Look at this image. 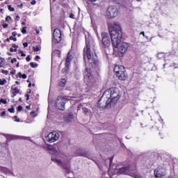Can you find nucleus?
I'll return each instance as SVG.
<instances>
[{
	"instance_id": "1",
	"label": "nucleus",
	"mask_w": 178,
	"mask_h": 178,
	"mask_svg": "<svg viewBox=\"0 0 178 178\" xmlns=\"http://www.w3.org/2000/svg\"><path fill=\"white\" fill-rule=\"evenodd\" d=\"M109 33L111 38L112 45L114 48H118L120 54H126L129 49V43L122 42L120 47L119 44L122 42V27L119 23H115L109 28Z\"/></svg>"
},
{
	"instance_id": "2",
	"label": "nucleus",
	"mask_w": 178,
	"mask_h": 178,
	"mask_svg": "<svg viewBox=\"0 0 178 178\" xmlns=\"http://www.w3.org/2000/svg\"><path fill=\"white\" fill-rule=\"evenodd\" d=\"M47 148L50 151V154L53 155L51 156V161L53 162L57 163L58 166H63V168H66L69 165L67 157L62 154L58 145H55L54 146L49 145L47 146Z\"/></svg>"
},
{
	"instance_id": "3",
	"label": "nucleus",
	"mask_w": 178,
	"mask_h": 178,
	"mask_svg": "<svg viewBox=\"0 0 178 178\" xmlns=\"http://www.w3.org/2000/svg\"><path fill=\"white\" fill-rule=\"evenodd\" d=\"M83 60L87 62L88 66L91 67H97L98 66V60H97V54L95 51H91V46L90 42L86 40V47L83 49ZM88 60V61H87Z\"/></svg>"
},
{
	"instance_id": "4",
	"label": "nucleus",
	"mask_w": 178,
	"mask_h": 178,
	"mask_svg": "<svg viewBox=\"0 0 178 178\" xmlns=\"http://www.w3.org/2000/svg\"><path fill=\"white\" fill-rule=\"evenodd\" d=\"M104 92L108 99L111 100V103H113V105H115L120 99V90L118 88L107 89Z\"/></svg>"
},
{
	"instance_id": "5",
	"label": "nucleus",
	"mask_w": 178,
	"mask_h": 178,
	"mask_svg": "<svg viewBox=\"0 0 178 178\" xmlns=\"http://www.w3.org/2000/svg\"><path fill=\"white\" fill-rule=\"evenodd\" d=\"M113 103L107 97L106 95L103 93L102 97L97 102V106L101 109H106V108H111Z\"/></svg>"
},
{
	"instance_id": "6",
	"label": "nucleus",
	"mask_w": 178,
	"mask_h": 178,
	"mask_svg": "<svg viewBox=\"0 0 178 178\" xmlns=\"http://www.w3.org/2000/svg\"><path fill=\"white\" fill-rule=\"evenodd\" d=\"M114 72L119 80H126L127 79V74H126V70L122 65H115L114 67Z\"/></svg>"
},
{
	"instance_id": "7",
	"label": "nucleus",
	"mask_w": 178,
	"mask_h": 178,
	"mask_svg": "<svg viewBox=\"0 0 178 178\" xmlns=\"http://www.w3.org/2000/svg\"><path fill=\"white\" fill-rule=\"evenodd\" d=\"M59 137H60V134L56 131H53L45 137L44 140L47 143H55L59 140Z\"/></svg>"
},
{
	"instance_id": "8",
	"label": "nucleus",
	"mask_w": 178,
	"mask_h": 178,
	"mask_svg": "<svg viewBox=\"0 0 178 178\" xmlns=\"http://www.w3.org/2000/svg\"><path fill=\"white\" fill-rule=\"evenodd\" d=\"M62 41V32L58 28L55 29L53 32V44H59Z\"/></svg>"
},
{
	"instance_id": "9",
	"label": "nucleus",
	"mask_w": 178,
	"mask_h": 178,
	"mask_svg": "<svg viewBox=\"0 0 178 178\" xmlns=\"http://www.w3.org/2000/svg\"><path fill=\"white\" fill-rule=\"evenodd\" d=\"M166 176V167L159 166L154 170L155 178H165Z\"/></svg>"
},
{
	"instance_id": "10",
	"label": "nucleus",
	"mask_w": 178,
	"mask_h": 178,
	"mask_svg": "<svg viewBox=\"0 0 178 178\" xmlns=\"http://www.w3.org/2000/svg\"><path fill=\"white\" fill-rule=\"evenodd\" d=\"M67 99L66 98L58 96L56 101V106L59 111H65V105Z\"/></svg>"
},
{
	"instance_id": "11",
	"label": "nucleus",
	"mask_w": 178,
	"mask_h": 178,
	"mask_svg": "<svg viewBox=\"0 0 178 178\" xmlns=\"http://www.w3.org/2000/svg\"><path fill=\"white\" fill-rule=\"evenodd\" d=\"M119 13V11L118 10V7L115 6H110L107 9V16L108 17L112 18V17H116Z\"/></svg>"
},
{
	"instance_id": "12",
	"label": "nucleus",
	"mask_w": 178,
	"mask_h": 178,
	"mask_svg": "<svg viewBox=\"0 0 178 178\" xmlns=\"http://www.w3.org/2000/svg\"><path fill=\"white\" fill-rule=\"evenodd\" d=\"M102 43L104 48H108L111 45V38L106 33H102Z\"/></svg>"
},
{
	"instance_id": "13",
	"label": "nucleus",
	"mask_w": 178,
	"mask_h": 178,
	"mask_svg": "<svg viewBox=\"0 0 178 178\" xmlns=\"http://www.w3.org/2000/svg\"><path fill=\"white\" fill-rule=\"evenodd\" d=\"M72 59H73V52L70 51L68 52L66 60H65V67H69V66L70 65V62Z\"/></svg>"
},
{
	"instance_id": "14",
	"label": "nucleus",
	"mask_w": 178,
	"mask_h": 178,
	"mask_svg": "<svg viewBox=\"0 0 178 178\" xmlns=\"http://www.w3.org/2000/svg\"><path fill=\"white\" fill-rule=\"evenodd\" d=\"M75 154H76L78 156H87V153L84 149H78Z\"/></svg>"
},
{
	"instance_id": "15",
	"label": "nucleus",
	"mask_w": 178,
	"mask_h": 178,
	"mask_svg": "<svg viewBox=\"0 0 178 178\" xmlns=\"http://www.w3.org/2000/svg\"><path fill=\"white\" fill-rule=\"evenodd\" d=\"M54 58H60V50H53L51 54V59H54Z\"/></svg>"
},
{
	"instance_id": "16",
	"label": "nucleus",
	"mask_w": 178,
	"mask_h": 178,
	"mask_svg": "<svg viewBox=\"0 0 178 178\" xmlns=\"http://www.w3.org/2000/svg\"><path fill=\"white\" fill-rule=\"evenodd\" d=\"M0 172L1 173H5L7 175V173H10V170L8 169L6 167L0 166Z\"/></svg>"
},
{
	"instance_id": "17",
	"label": "nucleus",
	"mask_w": 178,
	"mask_h": 178,
	"mask_svg": "<svg viewBox=\"0 0 178 178\" xmlns=\"http://www.w3.org/2000/svg\"><path fill=\"white\" fill-rule=\"evenodd\" d=\"M85 76H86V77H88V79H90V77H91V76H92L91 69H90V68L86 69Z\"/></svg>"
},
{
	"instance_id": "18",
	"label": "nucleus",
	"mask_w": 178,
	"mask_h": 178,
	"mask_svg": "<svg viewBox=\"0 0 178 178\" xmlns=\"http://www.w3.org/2000/svg\"><path fill=\"white\" fill-rule=\"evenodd\" d=\"M66 79H62L59 82H58V86L59 87H65L66 86Z\"/></svg>"
},
{
	"instance_id": "19",
	"label": "nucleus",
	"mask_w": 178,
	"mask_h": 178,
	"mask_svg": "<svg viewBox=\"0 0 178 178\" xmlns=\"http://www.w3.org/2000/svg\"><path fill=\"white\" fill-rule=\"evenodd\" d=\"M17 48H19V46L18 45H16L15 44H12V47L10 48V51L11 52H17Z\"/></svg>"
},
{
	"instance_id": "20",
	"label": "nucleus",
	"mask_w": 178,
	"mask_h": 178,
	"mask_svg": "<svg viewBox=\"0 0 178 178\" xmlns=\"http://www.w3.org/2000/svg\"><path fill=\"white\" fill-rule=\"evenodd\" d=\"M65 122H67L69 123L70 122H72L73 120V115L70 114L67 117L65 118Z\"/></svg>"
},
{
	"instance_id": "21",
	"label": "nucleus",
	"mask_w": 178,
	"mask_h": 178,
	"mask_svg": "<svg viewBox=\"0 0 178 178\" xmlns=\"http://www.w3.org/2000/svg\"><path fill=\"white\" fill-rule=\"evenodd\" d=\"M82 111L83 113H84L85 115H90V113H91V111H90V109L87 108H82Z\"/></svg>"
},
{
	"instance_id": "22",
	"label": "nucleus",
	"mask_w": 178,
	"mask_h": 178,
	"mask_svg": "<svg viewBox=\"0 0 178 178\" xmlns=\"http://www.w3.org/2000/svg\"><path fill=\"white\" fill-rule=\"evenodd\" d=\"M33 49L34 52H38V51L41 50V46L40 45L33 46Z\"/></svg>"
},
{
	"instance_id": "23",
	"label": "nucleus",
	"mask_w": 178,
	"mask_h": 178,
	"mask_svg": "<svg viewBox=\"0 0 178 178\" xmlns=\"http://www.w3.org/2000/svg\"><path fill=\"white\" fill-rule=\"evenodd\" d=\"M11 89L13 90V94H19V92H20V90H19L17 87L13 88V86H12Z\"/></svg>"
},
{
	"instance_id": "24",
	"label": "nucleus",
	"mask_w": 178,
	"mask_h": 178,
	"mask_svg": "<svg viewBox=\"0 0 178 178\" xmlns=\"http://www.w3.org/2000/svg\"><path fill=\"white\" fill-rule=\"evenodd\" d=\"M6 137L7 138V140H15V136L13 135H10V134H6Z\"/></svg>"
},
{
	"instance_id": "25",
	"label": "nucleus",
	"mask_w": 178,
	"mask_h": 178,
	"mask_svg": "<svg viewBox=\"0 0 178 178\" xmlns=\"http://www.w3.org/2000/svg\"><path fill=\"white\" fill-rule=\"evenodd\" d=\"M6 83H7L6 79H0V86H5Z\"/></svg>"
},
{
	"instance_id": "26",
	"label": "nucleus",
	"mask_w": 178,
	"mask_h": 178,
	"mask_svg": "<svg viewBox=\"0 0 178 178\" xmlns=\"http://www.w3.org/2000/svg\"><path fill=\"white\" fill-rule=\"evenodd\" d=\"M30 66L31 67H33V68H35V67H38V64H37L36 63H30Z\"/></svg>"
},
{
	"instance_id": "27",
	"label": "nucleus",
	"mask_w": 178,
	"mask_h": 178,
	"mask_svg": "<svg viewBox=\"0 0 178 178\" xmlns=\"http://www.w3.org/2000/svg\"><path fill=\"white\" fill-rule=\"evenodd\" d=\"M8 8L10 12H15V8L12 7L10 5L8 6Z\"/></svg>"
},
{
	"instance_id": "28",
	"label": "nucleus",
	"mask_w": 178,
	"mask_h": 178,
	"mask_svg": "<svg viewBox=\"0 0 178 178\" xmlns=\"http://www.w3.org/2000/svg\"><path fill=\"white\" fill-rule=\"evenodd\" d=\"M0 104H3L4 105H6V104H8V102H6V99H1Z\"/></svg>"
},
{
	"instance_id": "29",
	"label": "nucleus",
	"mask_w": 178,
	"mask_h": 178,
	"mask_svg": "<svg viewBox=\"0 0 178 178\" xmlns=\"http://www.w3.org/2000/svg\"><path fill=\"white\" fill-rule=\"evenodd\" d=\"M8 111H10V113H15V106H12L10 108H8Z\"/></svg>"
},
{
	"instance_id": "30",
	"label": "nucleus",
	"mask_w": 178,
	"mask_h": 178,
	"mask_svg": "<svg viewBox=\"0 0 178 178\" xmlns=\"http://www.w3.org/2000/svg\"><path fill=\"white\" fill-rule=\"evenodd\" d=\"M26 29H27V28H26V26H24V27L22 28V34H26V33H27Z\"/></svg>"
},
{
	"instance_id": "31",
	"label": "nucleus",
	"mask_w": 178,
	"mask_h": 178,
	"mask_svg": "<svg viewBox=\"0 0 178 178\" xmlns=\"http://www.w3.org/2000/svg\"><path fill=\"white\" fill-rule=\"evenodd\" d=\"M9 40L15 41V42H16V41H17V39L16 38H14L13 36H10Z\"/></svg>"
},
{
	"instance_id": "32",
	"label": "nucleus",
	"mask_w": 178,
	"mask_h": 178,
	"mask_svg": "<svg viewBox=\"0 0 178 178\" xmlns=\"http://www.w3.org/2000/svg\"><path fill=\"white\" fill-rule=\"evenodd\" d=\"M1 73H3V74H8V73H9V71H8V70H1Z\"/></svg>"
},
{
	"instance_id": "33",
	"label": "nucleus",
	"mask_w": 178,
	"mask_h": 178,
	"mask_svg": "<svg viewBox=\"0 0 178 178\" xmlns=\"http://www.w3.org/2000/svg\"><path fill=\"white\" fill-rule=\"evenodd\" d=\"M23 110V106H18V107H17V111L18 112H20L21 111H22Z\"/></svg>"
},
{
	"instance_id": "34",
	"label": "nucleus",
	"mask_w": 178,
	"mask_h": 178,
	"mask_svg": "<svg viewBox=\"0 0 178 178\" xmlns=\"http://www.w3.org/2000/svg\"><path fill=\"white\" fill-rule=\"evenodd\" d=\"M26 62H30V60H31V56H30V55L26 57Z\"/></svg>"
},
{
	"instance_id": "35",
	"label": "nucleus",
	"mask_w": 178,
	"mask_h": 178,
	"mask_svg": "<svg viewBox=\"0 0 178 178\" xmlns=\"http://www.w3.org/2000/svg\"><path fill=\"white\" fill-rule=\"evenodd\" d=\"M10 19H12V17H10V16H7L6 17V22H9L10 20Z\"/></svg>"
},
{
	"instance_id": "36",
	"label": "nucleus",
	"mask_w": 178,
	"mask_h": 178,
	"mask_svg": "<svg viewBox=\"0 0 178 178\" xmlns=\"http://www.w3.org/2000/svg\"><path fill=\"white\" fill-rule=\"evenodd\" d=\"M15 62H17V59H16L15 58L11 60V63H15Z\"/></svg>"
},
{
	"instance_id": "37",
	"label": "nucleus",
	"mask_w": 178,
	"mask_h": 178,
	"mask_svg": "<svg viewBox=\"0 0 178 178\" xmlns=\"http://www.w3.org/2000/svg\"><path fill=\"white\" fill-rule=\"evenodd\" d=\"M23 46L24 48H27V47H29V43L24 42V43H23Z\"/></svg>"
},
{
	"instance_id": "38",
	"label": "nucleus",
	"mask_w": 178,
	"mask_h": 178,
	"mask_svg": "<svg viewBox=\"0 0 178 178\" xmlns=\"http://www.w3.org/2000/svg\"><path fill=\"white\" fill-rule=\"evenodd\" d=\"M12 35H13V37H16V35H17V32H16V31L13 32Z\"/></svg>"
},
{
	"instance_id": "39",
	"label": "nucleus",
	"mask_w": 178,
	"mask_h": 178,
	"mask_svg": "<svg viewBox=\"0 0 178 178\" xmlns=\"http://www.w3.org/2000/svg\"><path fill=\"white\" fill-rule=\"evenodd\" d=\"M25 97L26 98V101H29V99H30V95H25Z\"/></svg>"
},
{
	"instance_id": "40",
	"label": "nucleus",
	"mask_w": 178,
	"mask_h": 178,
	"mask_svg": "<svg viewBox=\"0 0 178 178\" xmlns=\"http://www.w3.org/2000/svg\"><path fill=\"white\" fill-rule=\"evenodd\" d=\"M35 3H37V1H35V0H33V1L31 2V5H35Z\"/></svg>"
},
{
	"instance_id": "41",
	"label": "nucleus",
	"mask_w": 178,
	"mask_h": 178,
	"mask_svg": "<svg viewBox=\"0 0 178 178\" xmlns=\"http://www.w3.org/2000/svg\"><path fill=\"white\" fill-rule=\"evenodd\" d=\"M14 118L15 119V122H20V119L17 118V116H15Z\"/></svg>"
},
{
	"instance_id": "42",
	"label": "nucleus",
	"mask_w": 178,
	"mask_h": 178,
	"mask_svg": "<svg viewBox=\"0 0 178 178\" xmlns=\"http://www.w3.org/2000/svg\"><path fill=\"white\" fill-rule=\"evenodd\" d=\"M70 19H74V14L73 13L70 14Z\"/></svg>"
},
{
	"instance_id": "43",
	"label": "nucleus",
	"mask_w": 178,
	"mask_h": 178,
	"mask_svg": "<svg viewBox=\"0 0 178 178\" xmlns=\"http://www.w3.org/2000/svg\"><path fill=\"white\" fill-rule=\"evenodd\" d=\"M22 72H19L17 77H19V79H22Z\"/></svg>"
},
{
	"instance_id": "44",
	"label": "nucleus",
	"mask_w": 178,
	"mask_h": 178,
	"mask_svg": "<svg viewBox=\"0 0 178 178\" xmlns=\"http://www.w3.org/2000/svg\"><path fill=\"white\" fill-rule=\"evenodd\" d=\"M22 79H27V75L26 74H23L22 76Z\"/></svg>"
},
{
	"instance_id": "45",
	"label": "nucleus",
	"mask_w": 178,
	"mask_h": 178,
	"mask_svg": "<svg viewBox=\"0 0 178 178\" xmlns=\"http://www.w3.org/2000/svg\"><path fill=\"white\" fill-rule=\"evenodd\" d=\"M8 26H9V24H3V29H6V28L8 27Z\"/></svg>"
},
{
	"instance_id": "46",
	"label": "nucleus",
	"mask_w": 178,
	"mask_h": 178,
	"mask_svg": "<svg viewBox=\"0 0 178 178\" xmlns=\"http://www.w3.org/2000/svg\"><path fill=\"white\" fill-rule=\"evenodd\" d=\"M10 74H16V70L11 71Z\"/></svg>"
},
{
	"instance_id": "47",
	"label": "nucleus",
	"mask_w": 178,
	"mask_h": 178,
	"mask_svg": "<svg viewBox=\"0 0 178 178\" xmlns=\"http://www.w3.org/2000/svg\"><path fill=\"white\" fill-rule=\"evenodd\" d=\"M6 115V111H3L1 114V116H5Z\"/></svg>"
},
{
	"instance_id": "48",
	"label": "nucleus",
	"mask_w": 178,
	"mask_h": 178,
	"mask_svg": "<svg viewBox=\"0 0 178 178\" xmlns=\"http://www.w3.org/2000/svg\"><path fill=\"white\" fill-rule=\"evenodd\" d=\"M2 63H3V60L0 62V67H3V65Z\"/></svg>"
},
{
	"instance_id": "49",
	"label": "nucleus",
	"mask_w": 178,
	"mask_h": 178,
	"mask_svg": "<svg viewBox=\"0 0 178 178\" xmlns=\"http://www.w3.org/2000/svg\"><path fill=\"white\" fill-rule=\"evenodd\" d=\"M38 59H40V56H36L35 57V60H38Z\"/></svg>"
},
{
	"instance_id": "50",
	"label": "nucleus",
	"mask_w": 178,
	"mask_h": 178,
	"mask_svg": "<svg viewBox=\"0 0 178 178\" xmlns=\"http://www.w3.org/2000/svg\"><path fill=\"white\" fill-rule=\"evenodd\" d=\"M142 35H143V37H145V33L144 32H140V33Z\"/></svg>"
},
{
	"instance_id": "51",
	"label": "nucleus",
	"mask_w": 178,
	"mask_h": 178,
	"mask_svg": "<svg viewBox=\"0 0 178 178\" xmlns=\"http://www.w3.org/2000/svg\"><path fill=\"white\" fill-rule=\"evenodd\" d=\"M20 19V17L19 15L16 16V20H19Z\"/></svg>"
},
{
	"instance_id": "52",
	"label": "nucleus",
	"mask_w": 178,
	"mask_h": 178,
	"mask_svg": "<svg viewBox=\"0 0 178 178\" xmlns=\"http://www.w3.org/2000/svg\"><path fill=\"white\" fill-rule=\"evenodd\" d=\"M18 7L19 8H23V3H21V4L18 5Z\"/></svg>"
},
{
	"instance_id": "53",
	"label": "nucleus",
	"mask_w": 178,
	"mask_h": 178,
	"mask_svg": "<svg viewBox=\"0 0 178 178\" xmlns=\"http://www.w3.org/2000/svg\"><path fill=\"white\" fill-rule=\"evenodd\" d=\"M109 162H110V166L112 165V159H109Z\"/></svg>"
},
{
	"instance_id": "54",
	"label": "nucleus",
	"mask_w": 178,
	"mask_h": 178,
	"mask_svg": "<svg viewBox=\"0 0 178 178\" xmlns=\"http://www.w3.org/2000/svg\"><path fill=\"white\" fill-rule=\"evenodd\" d=\"M21 56H26V54H24L23 52L21 53Z\"/></svg>"
},
{
	"instance_id": "55",
	"label": "nucleus",
	"mask_w": 178,
	"mask_h": 178,
	"mask_svg": "<svg viewBox=\"0 0 178 178\" xmlns=\"http://www.w3.org/2000/svg\"><path fill=\"white\" fill-rule=\"evenodd\" d=\"M26 109L31 110V108H30V106H26Z\"/></svg>"
},
{
	"instance_id": "56",
	"label": "nucleus",
	"mask_w": 178,
	"mask_h": 178,
	"mask_svg": "<svg viewBox=\"0 0 178 178\" xmlns=\"http://www.w3.org/2000/svg\"><path fill=\"white\" fill-rule=\"evenodd\" d=\"M15 83H17L18 86H20V82H19V81H15Z\"/></svg>"
},
{
	"instance_id": "57",
	"label": "nucleus",
	"mask_w": 178,
	"mask_h": 178,
	"mask_svg": "<svg viewBox=\"0 0 178 178\" xmlns=\"http://www.w3.org/2000/svg\"><path fill=\"white\" fill-rule=\"evenodd\" d=\"M6 41H7V42H10V39L7 38V39H6Z\"/></svg>"
},
{
	"instance_id": "58",
	"label": "nucleus",
	"mask_w": 178,
	"mask_h": 178,
	"mask_svg": "<svg viewBox=\"0 0 178 178\" xmlns=\"http://www.w3.org/2000/svg\"><path fill=\"white\" fill-rule=\"evenodd\" d=\"M13 95H12V98H14V97H16V93H13Z\"/></svg>"
},
{
	"instance_id": "59",
	"label": "nucleus",
	"mask_w": 178,
	"mask_h": 178,
	"mask_svg": "<svg viewBox=\"0 0 178 178\" xmlns=\"http://www.w3.org/2000/svg\"><path fill=\"white\" fill-rule=\"evenodd\" d=\"M36 34H40V31L39 30H36Z\"/></svg>"
},
{
	"instance_id": "60",
	"label": "nucleus",
	"mask_w": 178,
	"mask_h": 178,
	"mask_svg": "<svg viewBox=\"0 0 178 178\" xmlns=\"http://www.w3.org/2000/svg\"><path fill=\"white\" fill-rule=\"evenodd\" d=\"M22 53H23V51H22V50H19V54H22Z\"/></svg>"
},
{
	"instance_id": "61",
	"label": "nucleus",
	"mask_w": 178,
	"mask_h": 178,
	"mask_svg": "<svg viewBox=\"0 0 178 178\" xmlns=\"http://www.w3.org/2000/svg\"><path fill=\"white\" fill-rule=\"evenodd\" d=\"M31 115L33 116V115H34V111L31 112Z\"/></svg>"
},
{
	"instance_id": "62",
	"label": "nucleus",
	"mask_w": 178,
	"mask_h": 178,
	"mask_svg": "<svg viewBox=\"0 0 178 178\" xmlns=\"http://www.w3.org/2000/svg\"><path fill=\"white\" fill-rule=\"evenodd\" d=\"M19 63H17V64L16 65V67H19Z\"/></svg>"
},
{
	"instance_id": "63",
	"label": "nucleus",
	"mask_w": 178,
	"mask_h": 178,
	"mask_svg": "<svg viewBox=\"0 0 178 178\" xmlns=\"http://www.w3.org/2000/svg\"><path fill=\"white\" fill-rule=\"evenodd\" d=\"M22 26H24L26 24V22H22Z\"/></svg>"
},
{
	"instance_id": "64",
	"label": "nucleus",
	"mask_w": 178,
	"mask_h": 178,
	"mask_svg": "<svg viewBox=\"0 0 178 178\" xmlns=\"http://www.w3.org/2000/svg\"><path fill=\"white\" fill-rule=\"evenodd\" d=\"M29 87H31V83H29Z\"/></svg>"
}]
</instances>
